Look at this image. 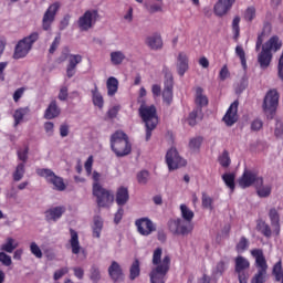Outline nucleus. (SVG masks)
Wrapping results in <instances>:
<instances>
[{
  "mask_svg": "<svg viewBox=\"0 0 283 283\" xmlns=\"http://www.w3.org/2000/svg\"><path fill=\"white\" fill-rule=\"evenodd\" d=\"M153 264L155 268L150 272V283H165L171 269V256L166 254L163 258V248H157L153 253Z\"/></svg>",
  "mask_w": 283,
  "mask_h": 283,
  "instance_id": "f257e3e1",
  "label": "nucleus"
},
{
  "mask_svg": "<svg viewBox=\"0 0 283 283\" xmlns=\"http://www.w3.org/2000/svg\"><path fill=\"white\" fill-rule=\"evenodd\" d=\"M181 218L184 219H170L168 221V229L172 235H189L193 231V220L195 213L187 205H180Z\"/></svg>",
  "mask_w": 283,
  "mask_h": 283,
  "instance_id": "f03ea898",
  "label": "nucleus"
},
{
  "mask_svg": "<svg viewBox=\"0 0 283 283\" xmlns=\"http://www.w3.org/2000/svg\"><path fill=\"white\" fill-rule=\"evenodd\" d=\"M111 149L117 158H125L132 154L129 136L123 130H117L111 136Z\"/></svg>",
  "mask_w": 283,
  "mask_h": 283,
  "instance_id": "7ed1b4c3",
  "label": "nucleus"
},
{
  "mask_svg": "<svg viewBox=\"0 0 283 283\" xmlns=\"http://www.w3.org/2000/svg\"><path fill=\"white\" fill-rule=\"evenodd\" d=\"M251 255L254 258V266L258 269V272L251 279V283L266 282V271L269 270V264L266 263L264 251H262V249H253L251 250Z\"/></svg>",
  "mask_w": 283,
  "mask_h": 283,
  "instance_id": "20e7f679",
  "label": "nucleus"
},
{
  "mask_svg": "<svg viewBox=\"0 0 283 283\" xmlns=\"http://www.w3.org/2000/svg\"><path fill=\"white\" fill-rule=\"evenodd\" d=\"M280 105V93L275 88H271L266 92L262 109L268 118V120H273L275 118V114L277 113V106Z\"/></svg>",
  "mask_w": 283,
  "mask_h": 283,
  "instance_id": "39448f33",
  "label": "nucleus"
},
{
  "mask_svg": "<svg viewBox=\"0 0 283 283\" xmlns=\"http://www.w3.org/2000/svg\"><path fill=\"white\" fill-rule=\"evenodd\" d=\"M143 123L146 127V140L151 139V133L158 127V111L155 105H143Z\"/></svg>",
  "mask_w": 283,
  "mask_h": 283,
  "instance_id": "423d86ee",
  "label": "nucleus"
},
{
  "mask_svg": "<svg viewBox=\"0 0 283 283\" xmlns=\"http://www.w3.org/2000/svg\"><path fill=\"white\" fill-rule=\"evenodd\" d=\"M36 41H39V32H32L29 36L20 40L14 48L13 59H25Z\"/></svg>",
  "mask_w": 283,
  "mask_h": 283,
  "instance_id": "0eeeda50",
  "label": "nucleus"
},
{
  "mask_svg": "<svg viewBox=\"0 0 283 283\" xmlns=\"http://www.w3.org/2000/svg\"><path fill=\"white\" fill-rule=\"evenodd\" d=\"M241 189H249V187H255L256 185H264V177L260 176L256 170L244 169L242 176L238 180Z\"/></svg>",
  "mask_w": 283,
  "mask_h": 283,
  "instance_id": "6e6552de",
  "label": "nucleus"
},
{
  "mask_svg": "<svg viewBox=\"0 0 283 283\" xmlns=\"http://www.w3.org/2000/svg\"><path fill=\"white\" fill-rule=\"evenodd\" d=\"M93 196L96 198V203L99 208H105L114 202V193L103 188L101 184H93Z\"/></svg>",
  "mask_w": 283,
  "mask_h": 283,
  "instance_id": "1a4fd4ad",
  "label": "nucleus"
},
{
  "mask_svg": "<svg viewBox=\"0 0 283 283\" xmlns=\"http://www.w3.org/2000/svg\"><path fill=\"white\" fill-rule=\"evenodd\" d=\"M36 174L41 178H45V180H48L50 182V185H53L54 189H56V191H65L66 186H65V182L63 181V178L56 176V174H54V171H52V169L38 168Z\"/></svg>",
  "mask_w": 283,
  "mask_h": 283,
  "instance_id": "9d476101",
  "label": "nucleus"
},
{
  "mask_svg": "<svg viewBox=\"0 0 283 283\" xmlns=\"http://www.w3.org/2000/svg\"><path fill=\"white\" fill-rule=\"evenodd\" d=\"M163 74L165 75L163 91L164 103L171 105V101H174V74H171V71L167 66L163 67Z\"/></svg>",
  "mask_w": 283,
  "mask_h": 283,
  "instance_id": "9b49d317",
  "label": "nucleus"
},
{
  "mask_svg": "<svg viewBox=\"0 0 283 283\" xmlns=\"http://www.w3.org/2000/svg\"><path fill=\"white\" fill-rule=\"evenodd\" d=\"M166 164L169 171H175L180 167H187V159L182 158L176 148H170L166 153Z\"/></svg>",
  "mask_w": 283,
  "mask_h": 283,
  "instance_id": "f8f14e48",
  "label": "nucleus"
},
{
  "mask_svg": "<svg viewBox=\"0 0 283 283\" xmlns=\"http://www.w3.org/2000/svg\"><path fill=\"white\" fill-rule=\"evenodd\" d=\"M61 9V3L55 2L51 4L45 11L42 18V29L48 32L50 28H52V23H54V19H56V12Z\"/></svg>",
  "mask_w": 283,
  "mask_h": 283,
  "instance_id": "ddd939ff",
  "label": "nucleus"
},
{
  "mask_svg": "<svg viewBox=\"0 0 283 283\" xmlns=\"http://www.w3.org/2000/svg\"><path fill=\"white\" fill-rule=\"evenodd\" d=\"M249 269H251V262L242 255H238L234 259V273H237L238 277L248 276Z\"/></svg>",
  "mask_w": 283,
  "mask_h": 283,
  "instance_id": "4468645a",
  "label": "nucleus"
},
{
  "mask_svg": "<svg viewBox=\"0 0 283 283\" xmlns=\"http://www.w3.org/2000/svg\"><path fill=\"white\" fill-rule=\"evenodd\" d=\"M98 19V11L97 10H87L80 19H78V27L81 30H90L93 23L96 22Z\"/></svg>",
  "mask_w": 283,
  "mask_h": 283,
  "instance_id": "2eb2a0df",
  "label": "nucleus"
},
{
  "mask_svg": "<svg viewBox=\"0 0 283 283\" xmlns=\"http://www.w3.org/2000/svg\"><path fill=\"white\" fill-rule=\"evenodd\" d=\"M240 102L235 99L228 108L226 115L223 116L222 120L227 125V127H233L235 122L238 120V107Z\"/></svg>",
  "mask_w": 283,
  "mask_h": 283,
  "instance_id": "dca6fc26",
  "label": "nucleus"
},
{
  "mask_svg": "<svg viewBox=\"0 0 283 283\" xmlns=\"http://www.w3.org/2000/svg\"><path fill=\"white\" fill-rule=\"evenodd\" d=\"M108 275L114 283L124 282L125 273H123V268L116 261H112L108 266Z\"/></svg>",
  "mask_w": 283,
  "mask_h": 283,
  "instance_id": "f3484780",
  "label": "nucleus"
},
{
  "mask_svg": "<svg viewBox=\"0 0 283 283\" xmlns=\"http://www.w3.org/2000/svg\"><path fill=\"white\" fill-rule=\"evenodd\" d=\"M235 0H218L213 7V12L217 17H224L233 8Z\"/></svg>",
  "mask_w": 283,
  "mask_h": 283,
  "instance_id": "a211bd4d",
  "label": "nucleus"
},
{
  "mask_svg": "<svg viewBox=\"0 0 283 283\" xmlns=\"http://www.w3.org/2000/svg\"><path fill=\"white\" fill-rule=\"evenodd\" d=\"M83 56L80 54H71L69 56V64L66 66V76L67 78H72L74 74H76V65L82 63Z\"/></svg>",
  "mask_w": 283,
  "mask_h": 283,
  "instance_id": "6ab92c4d",
  "label": "nucleus"
},
{
  "mask_svg": "<svg viewBox=\"0 0 283 283\" xmlns=\"http://www.w3.org/2000/svg\"><path fill=\"white\" fill-rule=\"evenodd\" d=\"M177 74L179 76H185L189 71V56H187L184 52H180L177 56Z\"/></svg>",
  "mask_w": 283,
  "mask_h": 283,
  "instance_id": "aec40b11",
  "label": "nucleus"
},
{
  "mask_svg": "<svg viewBox=\"0 0 283 283\" xmlns=\"http://www.w3.org/2000/svg\"><path fill=\"white\" fill-rule=\"evenodd\" d=\"M263 49H265L270 53L280 52L282 50V40L277 35H272L263 45Z\"/></svg>",
  "mask_w": 283,
  "mask_h": 283,
  "instance_id": "412c9836",
  "label": "nucleus"
},
{
  "mask_svg": "<svg viewBox=\"0 0 283 283\" xmlns=\"http://www.w3.org/2000/svg\"><path fill=\"white\" fill-rule=\"evenodd\" d=\"M44 213L46 222H56V220H60V218L65 213V207L59 206L51 208Z\"/></svg>",
  "mask_w": 283,
  "mask_h": 283,
  "instance_id": "4be33fe9",
  "label": "nucleus"
},
{
  "mask_svg": "<svg viewBox=\"0 0 283 283\" xmlns=\"http://www.w3.org/2000/svg\"><path fill=\"white\" fill-rule=\"evenodd\" d=\"M146 45H148L150 50H163V36L159 33L149 35L148 38H146Z\"/></svg>",
  "mask_w": 283,
  "mask_h": 283,
  "instance_id": "5701e85b",
  "label": "nucleus"
},
{
  "mask_svg": "<svg viewBox=\"0 0 283 283\" xmlns=\"http://www.w3.org/2000/svg\"><path fill=\"white\" fill-rule=\"evenodd\" d=\"M271 61H273V53L270 51H266V49H263L258 55V63L260 64V67L262 70H266L269 65H271Z\"/></svg>",
  "mask_w": 283,
  "mask_h": 283,
  "instance_id": "b1692460",
  "label": "nucleus"
},
{
  "mask_svg": "<svg viewBox=\"0 0 283 283\" xmlns=\"http://www.w3.org/2000/svg\"><path fill=\"white\" fill-rule=\"evenodd\" d=\"M115 202L118 207H125L129 202V190L126 187H119L116 191Z\"/></svg>",
  "mask_w": 283,
  "mask_h": 283,
  "instance_id": "393cba45",
  "label": "nucleus"
},
{
  "mask_svg": "<svg viewBox=\"0 0 283 283\" xmlns=\"http://www.w3.org/2000/svg\"><path fill=\"white\" fill-rule=\"evenodd\" d=\"M57 116H61V108L56 104V101H52L45 109L44 118L52 120L53 118H57Z\"/></svg>",
  "mask_w": 283,
  "mask_h": 283,
  "instance_id": "a878e982",
  "label": "nucleus"
},
{
  "mask_svg": "<svg viewBox=\"0 0 283 283\" xmlns=\"http://www.w3.org/2000/svg\"><path fill=\"white\" fill-rule=\"evenodd\" d=\"M195 103L200 109L209 105V98L205 95V90L200 86L196 88Z\"/></svg>",
  "mask_w": 283,
  "mask_h": 283,
  "instance_id": "bb28decb",
  "label": "nucleus"
},
{
  "mask_svg": "<svg viewBox=\"0 0 283 283\" xmlns=\"http://www.w3.org/2000/svg\"><path fill=\"white\" fill-rule=\"evenodd\" d=\"M269 218H270V222L274 229V233L276 235H280V212H277V209H275V208L270 209Z\"/></svg>",
  "mask_w": 283,
  "mask_h": 283,
  "instance_id": "cd10ccee",
  "label": "nucleus"
},
{
  "mask_svg": "<svg viewBox=\"0 0 283 283\" xmlns=\"http://www.w3.org/2000/svg\"><path fill=\"white\" fill-rule=\"evenodd\" d=\"M256 231L264 235V238H271V235H273L271 226H269V223L262 219L256 220Z\"/></svg>",
  "mask_w": 283,
  "mask_h": 283,
  "instance_id": "c85d7f7f",
  "label": "nucleus"
},
{
  "mask_svg": "<svg viewBox=\"0 0 283 283\" xmlns=\"http://www.w3.org/2000/svg\"><path fill=\"white\" fill-rule=\"evenodd\" d=\"M70 231H71L70 244L72 248V253L74 255H78L81 253V243L78 242V233L73 229H71Z\"/></svg>",
  "mask_w": 283,
  "mask_h": 283,
  "instance_id": "c756f323",
  "label": "nucleus"
},
{
  "mask_svg": "<svg viewBox=\"0 0 283 283\" xmlns=\"http://www.w3.org/2000/svg\"><path fill=\"white\" fill-rule=\"evenodd\" d=\"M202 108L200 107H196L188 116V125H190V127H196L197 122L196 120H202Z\"/></svg>",
  "mask_w": 283,
  "mask_h": 283,
  "instance_id": "7c9ffc66",
  "label": "nucleus"
},
{
  "mask_svg": "<svg viewBox=\"0 0 283 283\" xmlns=\"http://www.w3.org/2000/svg\"><path fill=\"white\" fill-rule=\"evenodd\" d=\"M254 188L256 189L259 198H269V196H271V191H273V187L271 185L264 186V184H260L254 186Z\"/></svg>",
  "mask_w": 283,
  "mask_h": 283,
  "instance_id": "2f4dec72",
  "label": "nucleus"
},
{
  "mask_svg": "<svg viewBox=\"0 0 283 283\" xmlns=\"http://www.w3.org/2000/svg\"><path fill=\"white\" fill-rule=\"evenodd\" d=\"M93 238H101V232L103 231V219L98 216L93 219Z\"/></svg>",
  "mask_w": 283,
  "mask_h": 283,
  "instance_id": "473e14b6",
  "label": "nucleus"
},
{
  "mask_svg": "<svg viewBox=\"0 0 283 283\" xmlns=\"http://www.w3.org/2000/svg\"><path fill=\"white\" fill-rule=\"evenodd\" d=\"M203 142H205V138L202 136L190 138L188 144L190 151H200V147H202Z\"/></svg>",
  "mask_w": 283,
  "mask_h": 283,
  "instance_id": "72a5a7b5",
  "label": "nucleus"
},
{
  "mask_svg": "<svg viewBox=\"0 0 283 283\" xmlns=\"http://www.w3.org/2000/svg\"><path fill=\"white\" fill-rule=\"evenodd\" d=\"M108 96H114L118 92V80L116 77H109L106 82Z\"/></svg>",
  "mask_w": 283,
  "mask_h": 283,
  "instance_id": "f704fd0d",
  "label": "nucleus"
},
{
  "mask_svg": "<svg viewBox=\"0 0 283 283\" xmlns=\"http://www.w3.org/2000/svg\"><path fill=\"white\" fill-rule=\"evenodd\" d=\"M92 96H93V105L98 107L99 109H103L104 101L103 95L98 92V86L95 85L94 90H92Z\"/></svg>",
  "mask_w": 283,
  "mask_h": 283,
  "instance_id": "c9c22d12",
  "label": "nucleus"
},
{
  "mask_svg": "<svg viewBox=\"0 0 283 283\" xmlns=\"http://www.w3.org/2000/svg\"><path fill=\"white\" fill-rule=\"evenodd\" d=\"M222 180L226 184L227 188L231 191H235V175L234 174H223Z\"/></svg>",
  "mask_w": 283,
  "mask_h": 283,
  "instance_id": "e433bc0d",
  "label": "nucleus"
},
{
  "mask_svg": "<svg viewBox=\"0 0 283 283\" xmlns=\"http://www.w3.org/2000/svg\"><path fill=\"white\" fill-rule=\"evenodd\" d=\"M144 229L143 235H151L154 231H156V226L154 224L153 220L149 218H143Z\"/></svg>",
  "mask_w": 283,
  "mask_h": 283,
  "instance_id": "4c0bfd02",
  "label": "nucleus"
},
{
  "mask_svg": "<svg viewBox=\"0 0 283 283\" xmlns=\"http://www.w3.org/2000/svg\"><path fill=\"white\" fill-rule=\"evenodd\" d=\"M272 275H274L276 282H281L283 283V268H282V259L279 260V262H276L273 266L272 270Z\"/></svg>",
  "mask_w": 283,
  "mask_h": 283,
  "instance_id": "58836bf2",
  "label": "nucleus"
},
{
  "mask_svg": "<svg viewBox=\"0 0 283 283\" xmlns=\"http://www.w3.org/2000/svg\"><path fill=\"white\" fill-rule=\"evenodd\" d=\"M28 112H30V108L25 107V108H18L14 114H13V118H14V127H18L21 124V120H23V117L25 116V114H28Z\"/></svg>",
  "mask_w": 283,
  "mask_h": 283,
  "instance_id": "ea45409f",
  "label": "nucleus"
},
{
  "mask_svg": "<svg viewBox=\"0 0 283 283\" xmlns=\"http://www.w3.org/2000/svg\"><path fill=\"white\" fill-rule=\"evenodd\" d=\"M125 53H123L122 51H113L111 53V62L113 65H120L123 61H125Z\"/></svg>",
  "mask_w": 283,
  "mask_h": 283,
  "instance_id": "a19ab883",
  "label": "nucleus"
},
{
  "mask_svg": "<svg viewBox=\"0 0 283 283\" xmlns=\"http://www.w3.org/2000/svg\"><path fill=\"white\" fill-rule=\"evenodd\" d=\"M240 15H235L232 20V34L233 40L238 42V39H240Z\"/></svg>",
  "mask_w": 283,
  "mask_h": 283,
  "instance_id": "79ce46f5",
  "label": "nucleus"
},
{
  "mask_svg": "<svg viewBox=\"0 0 283 283\" xmlns=\"http://www.w3.org/2000/svg\"><path fill=\"white\" fill-rule=\"evenodd\" d=\"M23 176H25V164L20 163L17 166L15 171L13 172L14 182L21 181L23 179Z\"/></svg>",
  "mask_w": 283,
  "mask_h": 283,
  "instance_id": "37998d69",
  "label": "nucleus"
},
{
  "mask_svg": "<svg viewBox=\"0 0 283 283\" xmlns=\"http://www.w3.org/2000/svg\"><path fill=\"white\" fill-rule=\"evenodd\" d=\"M17 247H19V243H14V239L12 238H8L7 242L3 243L0 249L2 251H6V253H12L14 251V249H17Z\"/></svg>",
  "mask_w": 283,
  "mask_h": 283,
  "instance_id": "c03bdc74",
  "label": "nucleus"
},
{
  "mask_svg": "<svg viewBox=\"0 0 283 283\" xmlns=\"http://www.w3.org/2000/svg\"><path fill=\"white\" fill-rule=\"evenodd\" d=\"M129 279L136 280L138 275H140V262L138 260H135L129 269Z\"/></svg>",
  "mask_w": 283,
  "mask_h": 283,
  "instance_id": "a18cd8bd",
  "label": "nucleus"
},
{
  "mask_svg": "<svg viewBox=\"0 0 283 283\" xmlns=\"http://www.w3.org/2000/svg\"><path fill=\"white\" fill-rule=\"evenodd\" d=\"M249 249V239L247 237H241L235 245L237 253H244Z\"/></svg>",
  "mask_w": 283,
  "mask_h": 283,
  "instance_id": "49530a36",
  "label": "nucleus"
},
{
  "mask_svg": "<svg viewBox=\"0 0 283 283\" xmlns=\"http://www.w3.org/2000/svg\"><path fill=\"white\" fill-rule=\"evenodd\" d=\"M219 165L227 169L231 165V157H229V151L223 150V153L219 156Z\"/></svg>",
  "mask_w": 283,
  "mask_h": 283,
  "instance_id": "de8ad7c7",
  "label": "nucleus"
},
{
  "mask_svg": "<svg viewBox=\"0 0 283 283\" xmlns=\"http://www.w3.org/2000/svg\"><path fill=\"white\" fill-rule=\"evenodd\" d=\"M235 54L237 56H239L242 67L247 70V53L244 52V49L241 45H237Z\"/></svg>",
  "mask_w": 283,
  "mask_h": 283,
  "instance_id": "09e8293b",
  "label": "nucleus"
},
{
  "mask_svg": "<svg viewBox=\"0 0 283 283\" xmlns=\"http://www.w3.org/2000/svg\"><path fill=\"white\" fill-rule=\"evenodd\" d=\"M67 59H70V48L65 46L60 56L55 60V62L61 65V63H65V61H67Z\"/></svg>",
  "mask_w": 283,
  "mask_h": 283,
  "instance_id": "8fccbe9b",
  "label": "nucleus"
},
{
  "mask_svg": "<svg viewBox=\"0 0 283 283\" xmlns=\"http://www.w3.org/2000/svg\"><path fill=\"white\" fill-rule=\"evenodd\" d=\"M30 251L35 258H43V252L41 251V248H39V244H36V242H32L30 244Z\"/></svg>",
  "mask_w": 283,
  "mask_h": 283,
  "instance_id": "3c124183",
  "label": "nucleus"
},
{
  "mask_svg": "<svg viewBox=\"0 0 283 283\" xmlns=\"http://www.w3.org/2000/svg\"><path fill=\"white\" fill-rule=\"evenodd\" d=\"M202 208L203 209H213V199L209 196H207V193H202Z\"/></svg>",
  "mask_w": 283,
  "mask_h": 283,
  "instance_id": "603ef678",
  "label": "nucleus"
},
{
  "mask_svg": "<svg viewBox=\"0 0 283 283\" xmlns=\"http://www.w3.org/2000/svg\"><path fill=\"white\" fill-rule=\"evenodd\" d=\"M30 151V148L27 146L24 149H19L18 150V158L25 165L28 163V154Z\"/></svg>",
  "mask_w": 283,
  "mask_h": 283,
  "instance_id": "864d4df0",
  "label": "nucleus"
},
{
  "mask_svg": "<svg viewBox=\"0 0 283 283\" xmlns=\"http://www.w3.org/2000/svg\"><path fill=\"white\" fill-rule=\"evenodd\" d=\"M61 45V35L59 34L57 36L54 38L50 49H49V54H54L56 50H59V46Z\"/></svg>",
  "mask_w": 283,
  "mask_h": 283,
  "instance_id": "5fc2aeb1",
  "label": "nucleus"
},
{
  "mask_svg": "<svg viewBox=\"0 0 283 283\" xmlns=\"http://www.w3.org/2000/svg\"><path fill=\"white\" fill-rule=\"evenodd\" d=\"M0 262L3 266H12V258L6 252H0Z\"/></svg>",
  "mask_w": 283,
  "mask_h": 283,
  "instance_id": "6e6d98bb",
  "label": "nucleus"
},
{
  "mask_svg": "<svg viewBox=\"0 0 283 283\" xmlns=\"http://www.w3.org/2000/svg\"><path fill=\"white\" fill-rule=\"evenodd\" d=\"M227 271V263L224 261H219L214 269V275H222Z\"/></svg>",
  "mask_w": 283,
  "mask_h": 283,
  "instance_id": "4d7b16f0",
  "label": "nucleus"
},
{
  "mask_svg": "<svg viewBox=\"0 0 283 283\" xmlns=\"http://www.w3.org/2000/svg\"><path fill=\"white\" fill-rule=\"evenodd\" d=\"M245 21H253L255 19V7H249L244 13Z\"/></svg>",
  "mask_w": 283,
  "mask_h": 283,
  "instance_id": "13d9d810",
  "label": "nucleus"
},
{
  "mask_svg": "<svg viewBox=\"0 0 283 283\" xmlns=\"http://www.w3.org/2000/svg\"><path fill=\"white\" fill-rule=\"evenodd\" d=\"M91 280L94 283H97L101 280V271L96 266H92L91 269Z\"/></svg>",
  "mask_w": 283,
  "mask_h": 283,
  "instance_id": "bf43d9fd",
  "label": "nucleus"
},
{
  "mask_svg": "<svg viewBox=\"0 0 283 283\" xmlns=\"http://www.w3.org/2000/svg\"><path fill=\"white\" fill-rule=\"evenodd\" d=\"M146 9L150 14H156V12H163V4L154 3L146 6Z\"/></svg>",
  "mask_w": 283,
  "mask_h": 283,
  "instance_id": "052dcab7",
  "label": "nucleus"
},
{
  "mask_svg": "<svg viewBox=\"0 0 283 283\" xmlns=\"http://www.w3.org/2000/svg\"><path fill=\"white\" fill-rule=\"evenodd\" d=\"M229 76H231V73L229 72V67L226 65H223L219 72V78L220 81H227V78H229Z\"/></svg>",
  "mask_w": 283,
  "mask_h": 283,
  "instance_id": "680f3d73",
  "label": "nucleus"
},
{
  "mask_svg": "<svg viewBox=\"0 0 283 283\" xmlns=\"http://www.w3.org/2000/svg\"><path fill=\"white\" fill-rule=\"evenodd\" d=\"M262 127H264V123L262 122V119L256 118L251 123V129L252 132H260V129H262Z\"/></svg>",
  "mask_w": 283,
  "mask_h": 283,
  "instance_id": "e2e57ef3",
  "label": "nucleus"
},
{
  "mask_svg": "<svg viewBox=\"0 0 283 283\" xmlns=\"http://www.w3.org/2000/svg\"><path fill=\"white\" fill-rule=\"evenodd\" d=\"M247 87H249V77H247V75H244L241 80L240 83L238 85V92H244V90H247Z\"/></svg>",
  "mask_w": 283,
  "mask_h": 283,
  "instance_id": "0e129e2a",
  "label": "nucleus"
},
{
  "mask_svg": "<svg viewBox=\"0 0 283 283\" xmlns=\"http://www.w3.org/2000/svg\"><path fill=\"white\" fill-rule=\"evenodd\" d=\"M124 214H125V210L123 209V207L119 206V208L114 217L115 224H120V221L123 220Z\"/></svg>",
  "mask_w": 283,
  "mask_h": 283,
  "instance_id": "69168bd1",
  "label": "nucleus"
},
{
  "mask_svg": "<svg viewBox=\"0 0 283 283\" xmlns=\"http://www.w3.org/2000/svg\"><path fill=\"white\" fill-rule=\"evenodd\" d=\"M66 273H69L67 268H62L54 272L53 280H55V282H56V281L61 280V277H63V275H66Z\"/></svg>",
  "mask_w": 283,
  "mask_h": 283,
  "instance_id": "338daca9",
  "label": "nucleus"
},
{
  "mask_svg": "<svg viewBox=\"0 0 283 283\" xmlns=\"http://www.w3.org/2000/svg\"><path fill=\"white\" fill-rule=\"evenodd\" d=\"M118 112H120V106H113L108 112H107V116L108 118H116V116H118Z\"/></svg>",
  "mask_w": 283,
  "mask_h": 283,
  "instance_id": "774afa93",
  "label": "nucleus"
}]
</instances>
